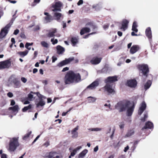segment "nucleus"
I'll return each instance as SVG.
<instances>
[{"instance_id":"obj_6","label":"nucleus","mask_w":158,"mask_h":158,"mask_svg":"<svg viewBox=\"0 0 158 158\" xmlns=\"http://www.w3.org/2000/svg\"><path fill=\"white\" fill-rule=\"evenodd\" d=\"M38 97L40 98L39 101L37 103H36V107H38L40 106H43L45 105V102L42 99V98H46L44 96L40 94L39 92H37L36 93Z\"/></svg>"},{"instance_id":"obj_13","label":"nucleus","mask_w":158,"mask_h":158,"mask_svg":"<svg viewBox=\"0 0 158 158\" xmlns=\"http://www.w3.org/2000/svg\"><path fill=\"white\" fill-rule=\"evenodd\" d=\"M129 22L127 20L124 19L122 23V27L120 29L123 31H125L127 28L128 24Z\"/></svg>"},{"instance_id":"obj_7","label":"nucleus","mask_w":158,"mask_h":158,"mask_svg":"<svg viewBox=\"0 0 158 158\" xmlns=\"http://www.w3.org/2000/svg\"><path fill=\"white\" fill-rule=\"evenodd\" d=\"M10 27V25L8 24L2 29L0 33V39H2L6 36L8 33V30Z\"/></svg>"},{"instance_id":"obj_54","label":"nucleus","mask_w":158,"mask_h":158,"mask_svg":"<svg viewBox=\"0 0 158 158\" xmlns=\"http://www.w3.org/2000/svg\"><path fill=\"white\" fill-rule=\"evenodd\" d=\"M19 30L18 29H17L14 31V34L17 35L19 33Z\"/></svg>"},{"instance_id":"obj_9","label":"nucleus","mask_w":158,"mask_h":158,"mask_svg":"<svg viewBox=\"0 0 158 158\" xmlns=\"http://www.w3.org/2000/svg\"><path fill=\"white\" fill-rule=\"evenodd\" d=\"M62 4L60 2H56L55 4L53 5L52 7L54 8L52 10L53 12L56 11H61V9L60 8L62 6Z\"/></svg>"},{"instance_id":"obj_47","label":"nucleus","mask_w":158,"mask_h":158,"mask_svg":"<svg viewBox=\"0 0 158 158\" xmlns=\"http://www.w3.org/2000/svg\"><path fill=\"white\" fill-rule=\"evenodd\" d=\"M28 98L29 100H31L33 98V95L31 94H28Z\"/></svg>"},{"instance_id":"obj_36","label":"nucleus","mask_w":158,"mask_h":158,"mask_svg":"<svg viewBox=\"0 0 158 158\" xmlns=\"http://www.w3.org/2000/svg\"><path fill=\"white\" fill-rule=\"evenodd\" d=\"M67 64L65 60H63L58 64L57 66L59 67H62L64 65Z\"/></svg>"},{"instance_id":"obj_8","label":"nucleus","mask_w":158,"mask_h":158,"mask_svg":"<svg viewBox=\"0 0 158 158\" xmlns=\"http://www.w3.org/2000/svg\"><path fill=\"white\" fill-rule=\"evenodd\" d=\"M11 65V62L8 60L0 62V69L8 68Z\"/></svg>"},{"instance_id":"obj_61","label":"nucleus","mask_w":158,"mask_h":158,"mask_svg":"<svg viewBox=\"0 0 158 158\" xmlns=\"http://www.w3.org/2000/svg\"><path fill=\"white\" fill-rule=\"evenodd\" d=\"M15 104V102L14 100H11L10 103V105L13 106Z\"/></svg>"},{"instance_id":"obj_41","label":"nucleus","mask_w":158,"mask_h":158,"mask_svg":"<svg viewBox=\"0 0 158 158\" xmlns=\"http://www.w3.org/2000/svg\"><path fill=\"white\" fill-rule=\"evenodd\" d=\"M51 42H52V44H56L58 42L57 40L56 39H54V38H52L51 39Z\"/></svg>"},{"instance_id":"obj_25","label":"nucleus","mask_w":158,"mask_h":158,"mask_svg":"<svg viewBox=\"0 0 158 158\" xmlns=\"http://www.w3.org/2000/svg\"><path fill=\"white\" fill-rule=\"evenodd\" d=\"M56 48L57 53L59 54H61L64 52V48L60 46H57L56 47Z\"/></svg>"},{"instance_id":"obj_57","label":"nucleus","mask_w":158,"mask_h":158,"mask_svg":"<svg viewBox=\"0 0 158 158\" xmlns=\"http://www.w3.org/2000/svg\"><path fill=\"white\" fill-rule=\"evenodd\" d=\"M57 59V58L55 57V56H52V62H54Z\"/></svg>"},{"instance_id":"obj_34","label":"nucleus","mask_w":158,"mask_h":158,"mask_svg":"<svg viewBox=\"0 0 158 158\" xmlns=\"http://www.w3.org/2000/svg\"><path fill=\"white\" fill-rule=\"evenodd\" d=\"M40 44L43 47L46 48H48L49 46L48 44L44 41H42Z\"/></svg>"},{"instance_id":"obj_21","label":"nucleus","mask_w":158,"mask_h":158,"mask_svg":"<svg viewBox=\"0 0 158 158\" xmlns=\"http://www.w3.org/2000/svg\"><path fill=\"white\" fill-rule=\"evenodd\" d=\"M10 110H12L13 112L15 113V115L18 113L19 110V106L17 105H16L13 107H11L9 108Z\"/></svg>"},{"instance_id":"obj_53","label":"nucleus","mask_w":158,"mask_h":158,"mask_svg":"<svg viewBox=\"0 0 158 158\" xmlns=\"http://www.w3.org/2000/svg\"><path fill=\"white\" fill-rule=\"evenodd\" d=\"M96 33L95 32H92V33H91L87 35H86L84 37H83V38H87L88 36H89V35H92V34H95Z\"/></svg>"},{"instance_id":"obj_14","label":"nucleus","mask_w":158,"mask_h":158,"mask_svg":"<svg viewBox=\"0 0 158 158\" xmlns=\"http://www.w3.org/2000/svg\"><path fill=\"white\" fill-rule=\"evenodd\" d=\"M140 49V47L138 45H133L131 48L130 52L131 54H134Z\"/></svg>"},{"instance_id":"obj_55","label":"nucleus","mask_w":158,"mask_h":158,"mask_svg":"<svg viewBox=\"0 0 158 158\" xmlns=\"http://www.w3.org/2000/svg\"><path fill=\"white\" fill-rule=\"evenodd\" d=\"M69 69V68L68 67H66L63 69L62 70V72H64L68 70Z\"/></svg>"},{"instance_id":"obj_15","label":"nucleus","mask_w":158,"mask_h":158,"mask_svg":"<svg viewBox=\"0 0 158 158\" xmlns=\"http://www.w3.org/2000/svg\"><path fill=\"white\" fill-rule=\"evenodd\" d=\"M57 32V29L56 28H52L48 31V32L47 34V36L49 37H54L55 34Z\"/></svg>"},{"instance_id":"obj_35","label":"nucleus","mask_w":158,"mask_h":158,"mask_svg":"<svg viewBox=\"0 0 158 158\" xmlns=\"http://www.w3.org/2000/svg\"><path fill=\"white\" fill-rule=\"evenodd\" d=\"M32 107V105L31 104L29 105L28 106H27L24 107L22 109V111L23 112H25L27 111V110L31 109Z\"/></svg>"},{"instance_id":"obj_16","label":"nucleus","mask_w":158,"mask_h":158,"mask_svg":"<svg viewBox=\"0 0 158 158\" xmlns=\"http://www.w3.org/2000/svg\"><path fill=\"white\" fill-rule=\"evenodd\" d=\"M78 128L79 126H77L72 131L71 134L72 138H76L77 137L78 133L77 131L78 130Z\"/></svg>"},{"instance_id":"obj_5","label":"nucleus","mask_w":158,"mask_h":158,"mask_svg":"<svg viewBox=\"0 0 158 158\" xmlns=\"http://www.w3.org/2000/svg\"><path fill=\"white\" fill-rule=\"evenodd\" d=\"M139 69L141 71L142 74L146 77L149 72L148 65L146 64H140L138 66Z\"/></svg>"},{"instance_id":"obj_32","label":"nucleus","mask_w":158,"mask_h":158,"mask_svg":"<svg viewBox=\"0 0 158 158\" xmlns=\"http://www.w3.org/2000/svg\"><path fill=\"white\" fill-rule=\"evenodd\" d=\"M88 102L89 103H92L95 102L96 98L94 97H88Z\"/></svg>"},{"instance_id":"obj_30","label":"nucleus","mask_w":158,"mask_h":158,"mask_svg":"<svg viewBox=\"0 0 158 158\" xmlns=\"http://www.w3.org/2000/svg\"><path fill=\"white\" fill-rule=\"evenodd\" d=\"M71 42L73 46H75L78 43V39L76 37H72L71 39Z\"/></svg>"},{"instance_id":"obj_4","label":"nucleus","mask_w":158,"mask_h":158,"mask_svg":"<svg viewBox=\"0 0 158 158\" xmlns=\"http://www.w3.org/2000/svg\"><path fill=\"white\" fill-rule=\"evenodd\" d=\"M19 145L18 139L16 138H12L10 140L9 151L10 152H14Z\"/></svg>"},{"instance_id":"obj_58","label":"nucleus","mask_w":158,"mask_h":158,"mask_svg":"<svg viewBox=\"0 0 158 158\" xmlns=\"http://www.w3.org/2000/svg\"><path fill=\"white\" fill-rule=\"evenodd\" d=\"M129 148V147L128 146H127L124 149V151L125 152H126L128 150Z\"/></svg>"},{"instance_id":"obj_11","label":"nucleus","mask_w":158,"mask_h":158,"mask_svg":"<svg viewBox=\"0 0 158 158\" xmlns=\"http://www.w3.org/2000/svg\"><path fill=\"white\" fill-rule=\"evenodd\" d=\"M137 84V82L135 79L129 80L126 83V85L131 88H135Z\"/></svg>"},{"instance_id":"obj_39","label":"nucleus","mask_w":158,"mask_h":158,"mask_svg":"<svg viewBox=\"0 0 158 158\" xmlns=\"http://www.w3.org/2000/svg\"><path fill=\"white\" fill-rule=\"evenodd\" d=\"M148 117V114L147 112H145L144 114V117L141 119V120L143 122H144L146 121V119Z\"/></svg>"},{"instance_id":"obj_3","label":"nucleus","mask_w":158,"mask_h":158,"mask_svg":"<svg viewBox=\"0 0 158 158\" xmlns=\"http://www.w3.org/2000/svg\"><path fill=\"white\" fill-rule=\"evenodd\" d=\"M118 81L117 77L114 76L109 77L105 80V82L106 83V85L103 88L105 91L109 93H113L114 92V89L112 88L113 85V83Z\"/></svg>"},{"instance_id":"obj_49","label":"nucleus","mask_w":158,"mask_h":158,"mask_svg":"<svg viewBox=\"0 0 158 158\" xmlns=\"http://www.w3.org/2000/svg\"><path fill=\"white\" fill-rule=\"evenodd\" d=\"M7 95L8 97L10 98H11L13 96V94L10 92L8 93L7 94Z\"/></svg>"},{"instance_id":"obj_64","label":"nucleus","mask_w":158,"mask_h":158,"mask_svg":"<svg viewBox=\"0 0 158 158\" xmlns=\"http://www.w3.org/2000/svg\"><path fill=\"white\" fill-rule=\"evenodd\" d=\"M47 100H48L47 102L48 103L51 102L52 101V100L50 98H48L47 99Z\"/></svg>"},{"instance_id":"obj_23","label":"nucleus","mask_w":158,"mask_h":158,"mask_svg":"<svg viewBox=\"0 0 158 158\" xmlns=\"http://www.w3.org/2000/svg\"><path fill=\"white\" fill-rule=\"evenodd\" d=\"M13 82L16 88H19L21 86V83L20 81L17 80L16 78H14L13 80Z\"/></svg>"},{"instance_id":"obj_31","label":"nucleus","mask_w":158,"mask_h":158,"mask_svg":"<svg viewBox=\"0 0 158 158\" xmlns=\"http://www.w3.org/2000/svg\"><path fill=\"white\" fill-rule=\"evenodd\" d=\"M137 27V23L135 22H134L133 24L132 27V30L137 32L138 31V30L136 28Z\"/></svg>"},{"instance_id":"obj_56","label":"nucleus","mask_w":158,"mask_h":158,"mask_svg":"<svg viewBox=\"0 0 158 158\" xmlns=\"http://www.w3.org/2000/svg\"><path fill=\"white\" fill-rule=\"evenodd\" d=\"M1 158H7V155L5 154H2L1 155Z\"/></svg>"},{"instance_id":"obj_18","label":"nucleus","mask_w":158,"mask_h":158,"mask_svg":"<svg viewBox=\"0 0 158 158\" xmlns=\"http://www.w3.org/2000/svg\"><path fill=\"white\" fill-rule=\"evenodd\" d=\"M102 59V58L100 57H94L92 59L90 62L93 64H97L100 63Z\"/></svg>"},{"instance_id":"obj_46","label":"nucleus","mask_w":158,"mask_h":158,"mask_svg":"<svg viewBox=\"0 0 158 158\" xmlns=\"http://www.w3.org/2000/svg\"><path fill=\"white\" fill-rule=\"evenodd\" d=\"M109 24H104L103 26V28L105 30H106V29H107L108 28V27H109Z\"/></svg>"},{"instance_id":"obj_59","label":"nucleus","mask_w":158,"mask_h":158,"mask_svg":"<svg viewBox=\"0 0 158 158\" xmlns=\"http://www.w3.org/2000/svg\"><path fill=\"white\" fill-rule=\"evenodd\" d=\"M98 149V146H97L96 147H95L94 149V152H97Z\"/></svg>"},{"instance_id":"obj_33","label":"nucleus","mask_w":158,"mask_h":158,"mask_svg":"<svg viewBox=\"0 0 158 158\" xmlns=\"http://www.w3.org/2000/svg\"><path fill=\"white\" fill-rule=\"evenodd\" d=\"M134 131L133 130H130L128 131L126 136L127 137H130L134 134Z\"/></svg>"},{"instance_id":"obj_40","label":"nucleus","mask_w":158,"mask_h":158,"mask_svg":"<svg viewBox=\"0 0 158 158\" xmlns=\"http://www.w3.org/2000/svg\"><path fill=\"white\" fill-rule=\"evenodd\" d=\"M74 58L73 57H72L71 58H69L68 59H65V60L66 62V63L67 64H68L72 60H74Z\"/></svg>"},{"instance_id":"obj_43","label":"nucleus","mask_w":158,"mask_h":158,"mask_svg":"<svg viewBox=\"0 0 158 158\" xmlns=\"http://www.w3.org/2000/svg\"><path fill=\"white\" fill-rule=\"evenodd\" d=\"M125 124L123 122H121L120 123L119 126L121 129H123L124 126Z\"/></svg>"},{"instance_id":"obj_37","label":"nucleus","mask_w":158,"mask_h":158,"mask_svg":"<svg viewBox=\"0 0 158 158\" xmlns=\"http://www.w3.org/2000/svg\"><path fill=\"white\" fill-rule=\"evenodd\" d=\"M102 130V129L100 128H92L89 129V130L92 131H101Z\"/></svg>"},{"instance_id":"obj_51","label":"nucleus","mask_w":158,"mask_h":158,"mask_svg":"<svg viewBox=\"0 0 158 158\" xmlns=\"http://www.w3.org/2000/svg\"><path fill=\"white\" fill-rule=\"evenodd\" d=\"M72 109V108H71L69 110L66 112H64L62 114V115L63 116H65L67 114L69 111H70Z\"/></svg>"},{"instance_id":"obj_22","label":"nucleus","mask_w":158,"mask_h":158,"mask_svg":"<svg viewBox=\"0 0 158 158\" xmlns=\"http://www.w3.org/2000/svg\"><path fill=\"white\" fill-rule=\"evenodd\" d=\"M56 157V158H59L60 156L57 155V153L55 152H50L48 157V158H53Z\"/></svg>"},{"instance_id":"obj_2","label":"nucleus","mask_w":158,"mask_h":158,"mask_svg":"<svg viewBox=\"0 0 158 158\" xmlns=\"http://www.w3.org/2000/svg\"><path fill=\"white\" fill-rule=\"evenodd\" d=\"M64 80L66 84H69L72 83L80 82L81 81V79L79 73L69 71L65 75Z\"/></svg>"},{"instance_id":"obj_50","label":"nucleus","mask_w":158,"mask_h":158,"mask_svg":"<svg viewBox=\"0 0 158 158\" xmlns=\"http://www.w3.org/2000/svg\"><path fill=\"white\" fill-rule=\"evenodd\" d=\"M104 106H107V107L111 109V105L110 104V103H109V104H107V103H106L104 105Z\"/></svg>"},{"instance_id":"obj_26","label":"nucleus","mask_w":158,"mask_h":158,"mask_svg":"<svg viewBox=\"0 0 158 158\" xmlns=\"http://www.w3.org/2000/svg\"><path fill=\"white\" fill-rule=\"evenodd\" d=\"M54 16L56 20H59L63 16L60 13L55 12L54 14Z\"/></svg>"},{"instance_id":"obj_60","label":"nucleus","mask_w":158,"mask_h":158,"mask_svg":"<svg viewBox=\"0 0 158 158\" xmlns=\"http://www.w3.org/2000/svg\"><path fill=\"white\" fill-rule=\"evenodd\" d=\"M49 145V143L48 142H46L44 144V145L46 147H47Z\"/></svg>"},{"instance_id":"obj_63","label":"nucleus","mask_w":158,"mask_h":158,"mask_svg":"<svg viewBox=\"0 0 158 158\" xmlns=\"http://www.w3.org/2000/svg\"><path fill=\"white\" fill-rule=\"evenodd\" d=\"M38 71V69H37L35 68L33 70V73H35Z\"/></svg>"},{"instance_id":"obj_27","label":"nucleus","mask_w":158,"mask_h":158,"mask_svg":"<svg viewBox=\"0 0 158 158\" xmlns=\"http://www.w3.org/2000/svg\"><path fill=\"white\" fill-rule=\"evenodd\" d=\"M28 52V50H25L23 52H18V54H19L21 57H23L26 56Z\"/></svg>"},{"instance_id":"obj_1","label":"nucleus","mask_w":158,"mask_h":158,"mask_svg":"<svg viewBox=\"0 0 158 158\" xmlns=\"http://www.w3.org/2000/svg\"><path fill=\"white\" fill-rule=\"evenodd\" d=\"M115 107L119 112H122L127 110V113L128 116H131L132 115L134 109L133 103L127 100L118 102L115 105Z\"/></svg>"},{"instance_id":"obj_48","label":"nucleus","mask_w":158,"mask_h":158,"mask_svg":"<svg viewBox=\"0 0 158 158\" xmlns=\"http://www.w3.org/2000/svg\"><path fill=\"white\" fill-rule=\"evenodd\" d=\"M61 25L63 26V28H65L66 27V23L64 22V21H62L61 22Z\"/></svg>"},{"instance_id":"obj_10","label":"nucleus","mask_w":158,"mask_h":158,"mask_svg":"<svg viewBox=\"0 0 158 158\" xmlns=\"http://www.w3.org/2000/svg\"><path fill=\"white\" fill-rule=\"evenodd\" d=\"M99 83V80L97 79L91 84L88 86L86 87V89H89V90L94 89L98 85Z\"/></svg>"},{"instance_id":"obj_38","label":"nucleus","mask_w":158,"mask_h":158,"mask_svg":"<svg viewBox=\"0 0 158 158\" xmlns=\"http://www.w3.org/2000/svg\"><path fill=\"white\" fill-rule=\"evenodd\" d=\"M31 133V131H30L24 136L23 139L24 140H26L27 139Z\"/></svg>"},{"instance_id":"obj_20","label":"nucleus","mask_w":158,"mask_h":158,"mask_svg":"<svg viewBox=\"0 0 158 158\" xmlns=\"http://www.w3.org/2000/svg\"><path fill=\"white\" fill-rule=\"evenodd\" d=\"M146 36L149 39H151L152 38V32L151 28L150 27L147 28L145 31Z\"/></svg>"},{"instance_id":"obj_29","label":"nucleus","mask_w":158,"mask_h":158,"mask_svg":"<svg viewBox=\"0 0 158 158\" xmlns=\"http://www.w3.org/2000/svg\"><path fill=\"white\" fill-rule=\"evenodd\" d=\"M152 84V82L151 81L149 80L144 85V88L146 90L148 89L150 87Z\"/></svg>"},{"instance_id":"obj_62","label":"nucleus","mask_w":158,"mask_h":158,"mask_svg":"<svg viewBox=\"0 0 158 158\" xmlns=\"http://www.w3.org/2000/svg\"><path fill=\"white\" fill-rule=\"evenodd\" d=\"M40 136V135H38V136H37L35 138V139H34V141L33 142V143H35V142H36V141L39 138Z\"/></svg>"},{"instance_id":"obj_19","label":"nucleus","mask_w":158,"mask_h":158,"mask_svg":"<svg viewBox=\"0 0 158 158\" xmlns=\"http://www.w3.org/2000/svg\"><path fill=\"white\" fill-rule=\"evenodd\" d=\"M153 128V125L152 123L150 121H148L146 123L145 126L142 128V130H143L144 129L147 128L151 129Z\"/></svg>"},{"instance_id":"obj_12","label":"nucleus","mask_w":158,"mask_h":158,"mask_svg":"<svg viewBox=\"0 0 158 158\" xmlns=\"http://www.w3.org/2000/svg\"><path fill=\"white\" fill-rule=\"evenodd\" d=\"M146 108V104L144 101H143L140 105L138 110L139 114L141 115L143 113Z\"/></svg>"},{"instance_id":"obj_28","label":"nucleus","mask_w":158,"mask_h":158,"mask_svg":"<svg viewBox=\"0 0 158 158\" xmlns=\"http://www.w3.org/2000/svg\"><path fill=\"white\" fill-rule=\"evenodd\" d=\"M88 150L87 149H85L81 152L79 154L78 157L79 158H83L87 153Z\"/></svg>"},{"instance_id":"obj_42","label":"nucleus","mask_w":158,"mask_h":158,"mask_svg":"<svg viewBox=\"0 0 158 158\" xmlns=\"http://www.w3.org/2000/svg\"><path fill=\"white\" fill-rule=\"evenodd\" d=\"M76 152H75L73 150V152H71L70 156H69V158H71L72 156H74L76 154Z\"/></svg>"},{"instance_id":"obj_24","label":"nucleus","mask_w":158,"mask_h":158,"mask_svg":"<svg viewBox=\"0 0 158 158\" xmlns=\"http://www.w3.org/2000/svg\"><path fill=\"white\" fill-rule=\"evenodd\" d=\"M90 31V29L89 28L86 27H84L81 30L80 34L82 35L86 33L89 32Z\"/></svg>"},{"instance_id":"obj_45","label":"nucleus","mask_w":158,"mask_h":158,"mask_svg":"<svg viewBox=\"0 0 158 158\" xmlns=\"http://www.w3.org/2000/svg\"><path fill=\"white\" fill-rule=\"evenodd\" d=\"M21 81L24 83H25L27 81V79L24 77H21Z\"/></svg>"},{"instance_id":"obj_52","label":"nucleus","mask_w":158,"mask_h":158,"mask_svg":"<svg viewBox=\"0 0 158 158\" xmlns=\"http://www.w3.org/2000/svg\"><path fill=\"white\" fill-rule=\"evenodd\" d=\"M83 1L82 0H80L77 3V4L78 6H80L83 3Z\"/></svg>"},{"instance_id":"obj_17","label":"nucleus","mask_w":158,"mask_h":158,"mask_svg":"<svg viewBox=\"0 0 158 158\" xmlns=\"http://www.w3.org/2000/svg\"><path fill=\"white\" fill-rule=\"evenodd\" d=\"M44 15H46L44 17V22L45 23L50 22L52 19V16L47 12H44Z\"/></svg>"},{"instance_id":"obj_44","label":"nucleus","mask_w":158,"mask_h":158,"mask_svg":"<svg viewBox=\"0 0 158 158\" xmlns=\"http://www.w3.org/2000/svg\"><path fill=\"white\" fill-rule=\"evenodd\" d=\"M82 148L81 146H78L76 148L74 149L73 150L76 152V153L77 152V151H79V150H80L81 148Z\"/></svg>"}]
</instances>
